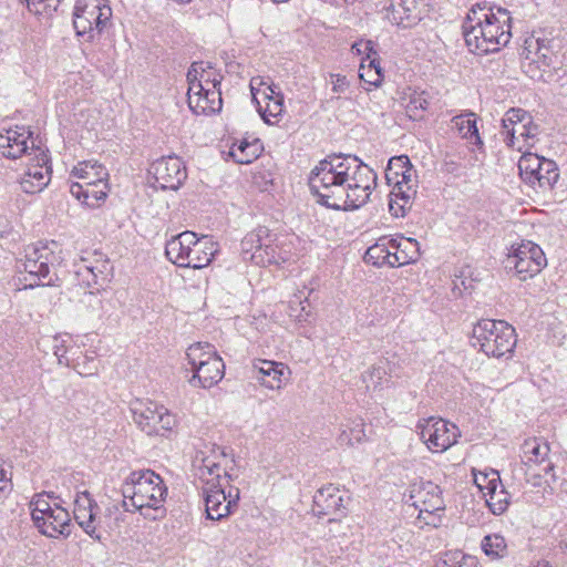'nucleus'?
I'll return each mask as SVG.
<instances>
[{"label": "nucleus", "instance_id": "nucleus-1", "mask_svg": "<svg viewBox=\"0 0 567 567\" xmlns=\"http://www.w3.org/2000/svg\"><path fill=\"white\" fill-rule=\"evenodd\" d=\"M375 185L373 169L354 156H329L320 161L309 175V187L317 202L332 209L363 206Z\"/></svg>", "mask_w": 567, "mask_h": 567}, {"label": "nucleus", "instance_id": "nucleus-2", "mask_svg": "<svg viewBox=\"0 0 567 567\" xmlns=\"http://www.w3.org/2000/svg\"><path fill=\"white\" fill-rule=\"evenodd\" d=\"M511 20L506 9L473 6L463 22V35L468 50L476 54L499 51L511 40Z\"/></svg>", "mask_w": 567, "mask_h": 567}, {"label": "nucleus", "instance_id": "nucleus-3", "mask_svg": "<svg viewBox=\"0 0 567 567\" xmlns=\"http://www.w3.org/2000/svg\"><path fill=\"white\" fill-rule=\"evenodd\" d=\"M124 506H131L144 517L156 519L157 514H164V503L167 488L162 477L151 470L132 472L122 487Z\"/></svg>", "mask_w": 567, "mask_h": 567}, {"label": "nucleus", "instance_id": "nucleus-4", "mask_svg": "<svg viewBox=\"0 0 567 567\" xmlns=\"http://www.w3.org/2000/svg\"><path fill=\"white\" fill-rule=\"evenodd\" d=\"M219 246L208 236L198 237L194 231H183L172 237L165 246L167 259L178 267L202 269L210 265Z\"/></svg>", "mask_w": 567, "mask_h": 567}, {"label": "nucleus", "instance_id": "nucleus-5", "mask_svg": "<svg viewBox=\"0 0 567 567\" xmlns=\"http://www.w3.org/2000/svg\"><path fill=\"white\" fill-rule=\"evenodd\" d=\"M60 261L61 248L55 241L28 246L20 268L33 278L34 282L25 285L24 288L53 285L58 279L54 269Z\"/></svg>", "mask_w": 567, "mask_h": 567}, {"label": "nucleus", "instance_id": "nucleus-6", "mask_svg": "<svg viewBox=\"0 0 567 567\" xmlns=\"http://www.w3.org/2000/svg\"><path fill=\"white\" fill-rule=\"evenodd\" d=\"M473 344L492 358L509 357L516 347L515 329L503 320L483 319L473 328Z\"/></svg>", "mask_w": 567, "mask_h": 567}, {"label": "nucleus", "instance_id": "nucleus-7", "mask_svg": "<svg viewBox=\"0 0 567 567\" xmlns=\"http://www.w3.org/2000/svg\"><path fill=\"white\" fill-rule=\"evenodd\" d=\"M501 134L508 147L525 152L538 142L539 127L527 111L512 107L502 118Z\"/></svg>", "mask_w": 567, "mask_h": 567}, {"label": "nucleus", "instance_id": "nucleus-8", "mask_svg": "<svg viewBox=\"0 0 567 567\" xmlns=\"http://www.w3.org/2000/svg\"><path fill=\"white\" fill-rule=\"evenodd\" d=\"M32 519L40 533L48 537L66 536L70 534V514L49 496L40 494L30 503Z\"/></svg>", "mask_w": 567, "mask_h": 567}, {"label": "nucleus", "instance_id": "nucleus-9", "mask_svg": "<svg viewBox=\"0 0 567 567\" xmlns=\"http://www.w3.org/2000/svg\"><path fill=\"white\" fill-rule=\"evenodd\" d=\"M112 18L109 0H78L73 24L78 35H87L93 39L100 34Z\"/></svg>", "mask_w": 567, "mask_h": 567}, {"label": "nucleus", "instance_id": "nucleus-10", "mask_svg": "<svg viewBox=\"0 0 567 567\" xmlns=\"http://www.w3.org/2000/svg\"><path fill=\"white\" fill-rule=\"evenodd\" d=\"M135 424L147 434L171 432L177 425L176 415L164 405L151 400L137 399L131 404Z\"/></svg>", "mask_w": 567, "mask_h": 567}, {"label": "nucleus", "instance_id": "nucleus-11", "mask_svg": "<svg viewBox=\"0 0 567 567\" xmlns=\"http://www.w3.org/2000/svg\"><path fill=\"white\" fill-rule=\"evenodd\" d=\"M421 441L432 453H443L455 445L461 437L458 426L442 417H427L416 425Z\"/></svg>", "mask_w": 567, "mask_h": 567}, {"label": "nucleus", "instance_id": "nucleus-12", "mask_svg": "<svg viewBox=\"0 0 567 567\" xmlns=\"http://www.w3.org/2000/svg\"><path fill=\"white\" fill-rule=\"evenodd\" d=\"M229 458L220 449L200 452L195 462L196 476L203 487H228L231 476L227 472Z\"/></svg>", "mask_w": 567, "mask_h": 567}, {"label": "nucleus", "instance_id": "nucleus-13", "mask_svg": "<svg viewBox=\"0 0 567 567\" xmlns=\"http://www.w3.org/2000/svg\"><path fill=\"white\" fill-rule=\"evenodd\" d=\"M522 153L518 169L523 181L542 190L550 189L559 177L556 164L529 151Z\"/></svg>", "mask_w": 567, "mask_h": 567}, {"label": "nucleus", "instance_id": "nucleus-14", "mask_svg": "<svg viewBox=\"0 0 567 567\" xmlns=\"http://www.w3.org/2000/svg\"><path fill=\"white\" fill-rule=\"evenodd\" d=\"M546 264L544 251L532 241L517 245L506 259V266L513 268L518 279L523 281L539 274Z\"/></svg>", "mask_w": 567, "mask_h": 567}, {"label": "nucleus", "instance_id": "nucleus-15", "mask_svg": "<svg viewBox=\"0 0 567 567\" xmlns=\"http://www.w3.org/2000/svg\"><path fill=\"white\" fill-rule=\"evenodd\" d=\"M24 169L20 177V186L27 194L41 193L51 181L49 156L44 150H34L29 158H24Z\"/></svg>", "mask_w": 567, "mask_h": 567}, {"label": "nucleus", "instance_id": "nucleus-16", "mask_svg": "<svg viewBox=\"0 0 567 567\" xmlns=\"http://www.w3.org/2000/svg\"><path fill=\"white\" fill-rule=\"evenodd\" d=\"M34 150H43L35 145L32 132L28 126L16 125L0 130V154L9 159L29 158Z\"/></svg>", "mask_w": 567, "mask_h": 567}, {"label": "nucleus", "instance_id": "nucleus-17", "mask_svg": "<svg viewBox=\"0 0 567 567\" xmlns=\"http://www.w3.org/2000/svg\"><path fill=\"white\" fill-rule=\"evenodd\" d=\"M207 518L220 520L227 517L239 501V488L228 484V487H203Z\"/></svg>", "mask_w": 567, "mask_h": 567}, {"label": "nucleus", "instance_id": "nucleus-18", "mask_svg": "<svg viewBox=\"0 0 567 567\" xmlns=\"http://www.w3.org/2000/svg\"><path fill=\"white\" fill-rule=\"evenodd\" d=\"M250 89L264 121L268 124L277 123L284 113V96L281 93L258 78L251 80Z\"/></svg>", "mask_w": 567, "mask_h": 567}, {"label": "nucleus", "instance_id": "nucleus-19", "mask_svg": "<svg viewBox=\"0 0 567 567\" xmlns=\"http://www.w3.org/2000/svg\"><path fill=\"white\" fill-rule=\"evenodd\" d=\"M419 511V518L423 514H434L444 509V502L441 495V489L432 482H417L410 486L409 499Z\"/></svg>", "mask_w": 567, "mask_h": 567}, {"label": "nucleus", "instance_id": "nucleus-20", "mask_svg": "<svg viewBox=\"0 0 567 567\" xmlns=\"http://www.w3.org/2000/svg\"><path fill=\"white\" fill-rule=\"evenodd\" d=\"M252 374L260 386L279 391L285 386L291 371L284 362L257 359L252 363Z\"/></svg>", "mask_w": 567, "mask_h": 567}, {"label": "nucleus", "instance_id": "nucleus-21", "mask_svg": "<svg viewBox=\"0 0 567 567\" xmlns=\"http://www.w3.org/2000/svg\"><path fill=\"white\" fill-rule=\"evenodd\" d=\"M152 173L162 189L176 190L186 179V168L177 156L162 157L153 163Z\"/></svg>", "mask_w": 567, "mask_h": 567}, {"label": "nucleus", "instance_id": "nucleus-22", "mask_svg": "<svg viewBox=\"0 0 567 567\" xmlns=\"http://www.w3.org/2000/svg\"><path fill=\"white\" fill-rule=\"evenodd\" d=\"M99 507L86 492H79L74 499V517L78 524L85 530L87 535L95 539H101L102 535L99 528L102 525L101 517H97Z\"/></svg>", "mask_w": 567, "mask_h": 567}, {"label": "nucleus", "instance_id": "nucleus-23", "mask_svg": "<svg viewBox=\"0 0 567 567\" xmlns=\"http://www.w3.org/2000/svg\"><path fill=\"white\" fill-rule=\"evenodd\" d=\"M112 265L102 254H94L90 258H83L78 274L89 287L100 289L105 286L112 276Z\"/></svg>", "mask_w": 567, "mask_h": 567}, {"label": "nucleus", "instance_id": "nucleus-24", "mask_svg": "<svg viewBox=\"0 0 567 567\" xmlns=\"http://www.w3.org/2000/svg\"><path fill=\"white\" fill-rule=\"evenodd\" d=\"M383 10L384 18L393 25L409 28L421 20L417 0H389Z\"/></svg>", "mask_w": 567, "mask_h": 567}, {"label": "nucleus", "instance_id": "nucleus-25", "mask_svg": "<svg viewBox=\"0 0 567 567\" xmlns=\"http://www.w3.org/2000/svg\"><path fill=\"white\" fill-rule=\"evenodd\" d=\"M187 92L220 90L221 75L208 62H194L187 72Z\"/></svg>", "mask_w": 567, "mask_h": 567}, {"label": "nucleus", "instance_id": "nucleus-26", "mask_svg": "<svg viewBox=\"0 0 567 567\" xmlns=\"http://www.w3.org/2000/svg\"><path fill=\"white\" fill-rule=\"evenodd\" d=\"M293 258L295 254L284 241L260 244L252 254V259L261 266L281 265Z\"/></svg>", "mask_w": 567, "mask_h": 567}, {"label": "nucleus", "instance_id": "nucleus-27", "mask_svg": "<svg viewBox=\"0 0 567 567\" xmlns=\"http://www.w3.org/2000/svg\"><path fill=\"white\" fill-rule=\"evenodd\" d=\"M187 97L188 106L196 115H212L218 113L223 106L220 90L187 92Z\"/></svg>", "mask_w": 567, "mask_h": 567}, {"label": "nucleus", "instance_id": "nucleus-28", "mask_svg": "<svg viewBox=\"0 0 567 567\" xmlns=\"http://www.w3.org/2000/svg\"><path fill=\"white\" fill-rule=\"evenodd\" d=\"M313 503L319 515H332L344 507L341 491L334 484H327L318 489Z\"/></svg>", "mask_w": 567, "mask_h": 567}, {"label": "nucleus", "instance_id": "nucleus-29", "mask_svg": "<svg viewBox=\"0 0 567 567\" xmlns=\"http://www.w3.org/2000/svg\"><path fill=\"white\" fill-rule=\"evenodd\" d=\"M71 177L79 179V182H72L71 184L78 185H95L107 183L109 173L106 168L93 161H84L78 163L72 171Z\"/></svg>", "mask_w": 567, "mask_h": 567}, {"label": "nucleus", "instance_id": "nucleus-30", "mask_svg": "<svg viewBox=\"0 0 567 567\" xmlns=\"http://www.w3.org/2000/svg\"><path fill=\"white\" fill-rule=\"evenodd\" d=\"M193 372L194 374L189 381L193 386L210 389L223 380L225 364L223 359L218 357Z\"/></svg>", "mask_w": 567, "mask_h": 567}, {"label": "nucleus", "instance_id": "nucleus-31", "mask_svg": "<svg viewBox=\"0 0 567 567\" xmlns=\"http://www.w3.org/2000/svg\"><path fill=\"white\" fill-rule=\"evenodd\" d=\"M391 246L393 248V257L392 261H390V267H399L415 262L421 255L420 244L414 238H392Z\"/></svg>", "mask_w": 567, "mask_h": 567}, {"label": "nucleus", "instance_id": "nucleus-32", "mask_svg": "<svg viewBox=\"0 0 567 567\" xmlns=\"http://www.w3.org/2000/svg\"><path fill=\"white\" fill-rule=\"evenodd\" d=\"M109 192L107 183L104 184H95V185H70V193L76 199L81 200L89 207L100 206L102 202L105 200Z\"/></svg>", "mask_w": 567, "mask_h": 567}, {"label": "nucleus", "instance_id": "nucleus-33", "mask_svg": "<svg viewBox=\"0 0 567 567\" xmlns=\"http://www.w3.org/2000/svg\"><path fill=\"white\" fill-rule=\"evenodd\" d=\"M549 451V445L538 439L526 440L523 444V466L545 465Z\"/></svg>", "mask_w": 567, "mask_h": 567}, {"label": "nucleus", "instance_id": "nucleus-34", "mask_svg": "<svg viewBox=\"0 0 567 567\" xmlns=\"http://www.w3.org/2000/svg\"><path fill=\"white\" fill-rule=\"evenodd\" d=\"M261 151L262 146L258 140H238L230 146L229 156L238 164H250L259 157Z\"/></svg>", "mask_w": 567, "mask_h": 567}, {"label": "nucleus", "instance_id": "nucleus-35", "mask_svg": "<svg viewBox=\"0 0 567 567\" xmlns=\"http://www.w3.org/2000/svg\"><path fill=\"white\" fill-rule=\"evenodd\" d=\"M218 357L214 346L209 343L196 342L186 350V359L193 371Z\"/></svg>", "mask_w": 567, "mask_h": 567}, {"label": "nucleus", "instance_id": "nucleus-36", "mask_svg": "<svg viewBox=\"0 0 567 567\" xmlns=\"http://www.w3.org/2000/svg\"><path fill=\"white\" fill-rule=\"evenodd\" d=\"M452 123L453 128L458 133L461 137L470 140L474 145H483L474 114L471 113L454 116Z\"/></svg>", "mask_w": 567, "mask_h": 567}, {"label": "nucleus", "instance_id": "nucleus-37", "mask_svg": "<svg viewBox=\"0 0 567 567\" xmlns=\"http://www.w3.org/2000/svg\"><path fill=\"white\" fill-rule=\"evenodd\" d=\"M401 188H392L389 195V209L391 214L395 217L404 216L408 208H410L412 200L416 193L414 189L405 187L403 190Z\"/></svg>", "mask_w": 567, "mask_h": 567}, {"label": "nucleus", "instance_id": "nucleus-38", "mask_svg": "<svg viewBox=\"0 0 567 567\" xmlns=\"http://www.w3.org/2000/svg\"><path fill=\"white\" fill-rule=\"evenodd\" d=\"M393 248L391 246V239L380 240L373 246L369 247L365 251L364 259L374 266H390L392 261Z\"/></svg>", "mask_w": 567, "mask_h": 567}, {"label": "nucleus", "instance_id": "nucleus-39", "mask_svg": "<svg viewBox=\"0 0 567 567\" xmlns=\"http://www.w3.org/2000/svg\"><path fill=\"white\" fill-rule=\"evenodd\" d=\"M359 76L365 83L375 87L379 86L383 81V73L378 59H370L367 62L365 60H361Z\"/></svg>", "mask_w": 567, "mask_h": 567}, {"label": "nucleus", "instance_id": "nucleus-40", "mask_svg": "<svg viewBox=\"0 0 567 567\" xmlns=\"http://www.w3.org/2000/svg\"><path fill=\"white\" fill-rule=\"evenodd\" d=\"M547 52V49L542 48H538L535 53L528 50L526 55L528 63L524 66L526 68V73L529 74L530 78H540L543 71L542 68L549 66L550 59L548 58Z\"/></svg>", "mask_w": 567, "mask_h": 567}, {"label": "nucleus", "instance_id": "nucleus-41", "mask_svg": "<svg viewBox=\"0 0 567 567\" xmlns=\"http://www.w3.org/2000/svg\"><path fill=\"white\" fill-rule=\"evenodd\" d=\"M311 310L309 309V299L296 297L289 301L288 316L298 324L310 322Z\"/></svg>", "mask_w": 567, "mask_h": 567}, {"label": "nucleus", "instance_id": "nucleus-42", "mask_svg": "<svg viewBox=\"0 0 567 567\" xmlns=\"http://www.w3.org/2000/svg\"><path fill=\"white\" fill-rule=\"evenodd\" d=\"M486 503L494 514H502L509 505V495L499 484L498 487L486 492Z\"/></svg>", "mask_w": 567, "mask_h": 567}, {"label": "nucleus", "instance_id": "nucleus-43", "mask_svg": "<svg viewBox=\"0 0 567 567\" xmlns=\"http://www.w3.org/2000/svg\"><path fill=\"white\" fill-rule=\"evenodd\" d=\"M429 106V100L424 92H412L405 105L406 114L412 120H420Z\"/></svg>", "mask_w": 567, "mask_h": 567}, {"label": "nucleus", "instance_id": "nucleus-44", "mask_svg": "<svg viewBox=\"0 0 567 567\" xmlns=\"http://www.w3.org/2000/svg\"><path fill=\"white\" fill-rule=\"evenodd\" d=\"M484 553L491 558L503 557L507 551V545L503 536L498 534L487 535L482 542Z\"/></svg>", "mask_w": 567, "mask_h": 567}, {"label": "nucleus", "instance_id": "nucleus-45", "mask_svg": "<svg viewBox=\"0 0 567 567\" xmlns=\"http://www.w3.org/2000/svg\"><path fill=\"white\" fill-rule=\"evenodd\" d=\"M474 483L478 489L486 496V492H491L494 487H498L501 480L498 472L491 470L489 472L473 471Z\"/></svg>", "mask_w": 567, "mask_h": 567}, {"label": "nucleus", "instance_id": "nucleus-46", "mask_svg": "<svg viewBox=\"0 0 567 567\" xmlns=\"http://www.w3.org/2000/svg\"><path fill=\"white\" fill-rule=\"evenodd\" d=\"M525 470V480L528 484L534 487H542L547 484V481L544 480V475L548 474L554 470V465L549 462H546L545 465L540 466H523Z\"/></svg>", "mask_w": 567, "mask_h": 567}, {"label": "nucleus", "instance_id": "nucleus-47", "mask_svg": "<svg viewBox=\"0 0 567 567\" xmlns=\"http://www.w3.org/2000/svg\"><path fill=\"white\" fill-rule=\"evenodd\" d=\"M412 167L408 156H396L389 161L385 177L388 183H398L399 173H404Z\"/></svg>", "mask_w": 567, "mask_h": 567}, {"label": "nucleus", "instance_id": "nucleus-48", "mask_svg": "<svg viewBox=\"0 0 567 567\" xmlns=\"http://www.w3.org/2000/svg\"><path fill=\"white\" fill-rule=\"evenodd\" d=\"M444 564L451 567H474L477 561L474 556L465 555L461 550H452L445 554Z\"/></svg>", "mask_w": 567, "mask_h": 567}, {"label": "nucleus", "instance_id": "nucleus-49", "mask_svg": "<svg viewBox=\"0 0 567 567\" xmlns=\"http://www.w3.org/2000/svg\"><path fill=\"white\" fill-rule=\"evenodd\" d=\"M351 53L362 56L361 60H365V62L370 59L377 58V52L373 49V42L370 40H360L354 42L351 47Z\"/></svg>", "mask_w": 567, "mask_h": 567}, {"label": "nucleus", "instance_id": "nucleus-50", "mask_svg": "<svg viewBox=\"0 0 567 567\" xmlns=\"http://www.w3.org/2000/svg\"><path fill=\"white\" fill-rule=\"evenodd\" d=\"M390 184L393 185L392 188L400 187V190H403L405 187H409L411 189H414V193H416L417 182L415 171L412 167H410L404 173H399L398 183Z\"/></svg>", "mask_w": 567, "mask_h": 567}, {"label": "nucleus", "instance_id": "nucleus-51", "mask_svg": "<svg viewBox=\"0 0 567 567\" xmlns=\"http://www.w3.org/2000/svg\"><path fill=\"white\" fill-rule=\"evenodd\" d=\"M21 2H25L28 9L33 14H42L48 9L47 0H20Z\"/></svg>", "mask_w": 567, "mask_h": 567}, {"label": "nucleus", "instance_id": "nucleus-52", "mask_svg": "<svg viewBox=\"0 0 567 567\" xmlns=\"http://www.w3.org/2000/svg\"><path fill=\"white\" fill-rule=\"evenodd\" d=\"M332 91L334 93H343L348 89V81L344 75H332Z\"/></svg>", "mask_w": 567, "mask_h": 567}, {"label": "nucleus", "instance_id": "nucleus-53", "mask_svg": "<svg viewBox=\"0 0 567 567\" xmlns=\"http://www.w3.org/2000/svg\"><path fill=\"white\" fill-rule=\"evenodd\" d=\"M53 350H54V354L59 359V362L61 363L62 362V357L65 353V346H64V340L61 337H59V336L54 337Z\"/></svg>", "mask_w": 567, "mask_h": 567}, {"label": "nucleus", "instance_id": "nucleus-54", "mask_svg": "<svg viewBox=\"0 0 567 567\" xmlns=\"http://www.w3.org/2000/svg\"><path fill=\"white\" fill-rule=\"evenodd\" d=\"M368 378L371 381H373L374 379L380 381L382 379V370L380 368H372V369H370L369 372H368Z\"/></svg>", "mask_w": 567, "mask_h": 567}, {"label": "nucleus", "instance_id": "nucleus-55", "mask_svg": "<svg viewBox=\"0 0 567 567\" xmlns=\"http://www.w3.org/2000/svg\"><path fill=\"white\" fill-rule=\"evenodd\" d=\"M365 381H367V388H368V389H371V384L369 383V381H368V380H365ZM378 386H379V382H373V384H372V389H373V390H377V389H378Z\"/></svg>", "mask_w": 567, "mask_h": 567}, {"label": "nucleus", "instance_id": "nucleus-56", "mask_svg": "<svg viewBox=\"0 0 567 567\" xmlns=\"http://www.w3.org/2000/svg\"><path fill=\"white\" fill-rule=\"evenodd\" d=\"M267 233V229H259L258 233H257V237L260 238L262 234H266Z\"/></svg>", "mask_w": 567, "mask_h": 567}, {"label": "nucleus", "instance_id": "nucleus-57", "mask_svg": "<svg viewBox=\"0 0 567 567\" xmlns=\"http://www.w3.org/2000/svg\"><path fill=\"white\" fill-rule=\"evenodd\" d=\"M272 3L279 4V3H286L289 0H270Z\"/></svg>", "mask_w": 567, "mask_h": 567}, {"label": "nucleus", "instance_id": "nucleus-58", "mask_svg": "<svg viewBox=\"0 0 567 567\" xmlns=\"http://www.w3.org/2000/svg\"><path fill=\"white\" fill-rule=\"evenodd\" d=\"M96 308H97V310H101V308H102V302L100 300L96 301Z\"/></svg>", "mask_w": 567, "mask_h": 567}]
</instances>
